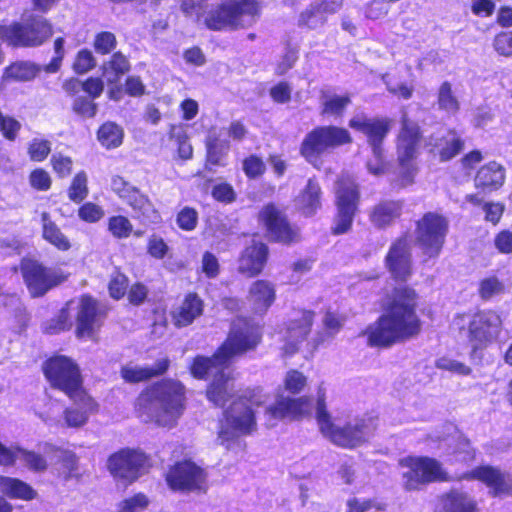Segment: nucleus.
<instances>
[{"label": "nucleus", "mask_w": 512, "mask_h": 512, "mask_svg": "<svg viewBox=\"0 0 512 512\" xmlns=\"http://www.w3.org/2000/svg\"><path fill=\"white\" fill-rule=\"evenodd\" d=\"M441 512H480L476 500L464 491L450 489L441 496Z\"/></svg>", "instance_id": "nucleus-33"}, {"label": "nucleus", "mask_w": 512, "mask_h": 512, "mask_svg": "<svg viewBox=\"0 0 512 512\" xmlns=\"http://www.w3.org/2000/svg\"><path fill=\"white\" fill-rule=\"evenodd\" d=\"M506 292L504 282L496 275H489L478 282L477 293L482 301H490Z\"/></svg>", "instance_id": "nucleus-47"}, {"label": "nucleus", "mask_w": 512, "mask_h": 512, "mask_svg": "<svg viewBox=\"0 0 512 512\" xmlns=\"http://www.w3.org/2000/svg\"><path fill=\"white\" fill-rule=\"evenodd\" d=\"M326 11L320 5H310L301 12L298 24L308 29L321 28L326 22Z\"/></svg>", "instance_id": "nucleus-50"}, {"label": "nucleus", "mask_w": 512, "mask_h": 512, "mask_svg": "<svg viewBox=\"0 0 512 512\" xmlns=\"http://www.w3.org/2000/svg\"><path fill=\"white\" fill-rule=\"evenodd\" d=\"M40 67L28 61H15L6 66L3 70L4 81L28 82L37 77Z\"/></svg>", "instance_id": "nucleus-44"}, {"label": "nucleus", "mask_w": 512, "mask_h": 512, "mask_svg": "<svg viewBox=\"0 0 512 512\" xmlns=\"http://www.w3.org/2000/svg\"><path fill=\"white\" fill-rule=\"evenodd\" d=\"M204 308V300L198 293L188 292L180 304L171 311L172 324L178 329L187 327L203 315Z\"/></svg>", "instance_id": "nucleus-24"}, {"label": "nucleus", "mask_w": 512, "mask_h": 512, "mask_svg": "<svg viewBox=\"0 0 512 512\" xmlns=\"http://www.w3.org/2000/svg\"><path fill=\"white\" fill-rule=\"evenodd\" d=\"M89 194L88 178L84 171L77 172L71 180L67 189V195L70 201L82 203Z\"/></svg>", "instance_id": "nucleus-51"}, {"label": "nucleus", "mask_w": 512, "mask_h": 512, "mask_svg": "<svg viewBox=\"0 0 512 512\" xmlns=\"http://www.w3.org/2000/svg\"><path fill=\"white\" fill-rule=\"evenodd\" d=\"M315 312L309 309H299L298 316L286 324L288 334L299 342L306 340L312 331Z\"/></svg>", "instance_id": "nucleus-43"}, {"label": "nucleus", "mask_w": 512, "mask_h": 512, "mask_svg": "<svg viewBox=\"0 0 512 512\" xmlns=\"http://www.w3.org/2000/svg\"><path fill=\"white\" fill-rule=\"evenodd\" d=\"M398 466L405 469L401 474L405 492L421 491L429 484L450 481L442 463L433 457L408 455L398 460Z\"/></svg>", "instance_id": "nucleus-11"}, {"label": "nucleus", "mask_w": 512, "mask_h": 512, "mask_svg": "<svg viewBox=\"0 0 512 512\" xmlns=\"http://www.w3.org/2000/svg\"><path fill=\"white\" fill-rule=\"evenodd\" d=\"M270 242L291 246L301 240L300 228L292 223L284 209L269 202L262 206L257 215Z\"/></svg>", "instance_id": "nucleus-17"}, {"label": "nucleus", "mask_w": 512, "mask_h": 512, "mask_svg": "<svg viewBox=\"0 0 512 512\" xmlns=\"http://www.w3.org/2000/svg\"><path fill=\"white\" fill-rule=\"evenodd\" d=\"M261 391L260 387L245 389L224 411L227 426L219 429L218 439L226 449H229L239 436L250 435L256 431V414L251 406L259 407L264 404Z\"/></svg>", "instance_id": "nucleus-6"}, {"label": "nucleus", "mask_w": 512, "mask_h": 512, "mask_svg": "<svg viewBox=\"0 0 512 512\" xmlns=\"http://www.w3.org/2000/svg\"><path fill=\"white\" fill-rule=\"evenodd\" d=\"M50 164L53 172L60 179L67 178L72 174L73 160L70 156L55 153L50 158Z\"/></svg>", "instance_id": "nucleus-60"}, {"label": "nucleus", "mask_w": 512, "mask_h": 512, "mask_svg": "<svg viewBox=\"0 0 512 512\" xmlns=\"http://www.w3.org/2000/svg\"><path fill=\"white\" fill-rule=\"evenodd\" d=\"M348 125L353 130L362 133L374 156H381L383 142L389 135L393 120L389 117H353Z\"/></svg>", "instance_id": "nucleus-20"}, {"label": "nucleus", "mask_w": 512, "mask_h": 512, "mask_svg": "<svg viewBox=\"0 0 512 512\" xmlns=\"http://www.w3.org/2000/svg\"><path fill=\"white\" fill-rule=\"evenodd\" d=\"M78 218L88 224H94L99 222L105 215V211L102 206L87 201L82 203L77 210Z\"/></svg>", "instance_id": "nucleus-58"}, {"label": "nucleus", "mask_w": 512, "mask_h": 512, "mask_svg": "<svg viewBox=\"0 0 512 512\" xmlns=\"http://www.w3.org/2000/svg\"><path fill=\"white\" fill-rule=\"evenodd\" d=\"M232 376L225 371L214 373L212 381L206 387V398L216 407L223 408L231 398L228 383Z\"/></svg>", "instance_id": "nucleus-37"}, {"label": "nucleus", "mask_w": 512, "mask_h": 512, "mask_svg": "<svg viewBox=\"0 0 512 512\" xmlns=\"http://www.w3.org/2000/svg\"><path fill=\"white\" fill-rule=\"evenodd\" d=\"M311 404V398L308 396L298 398L280 397L273 404L266 407L265 415L269 421L285 418L300 420L309 413Z\"/></svg>", "instance_id": "nucleus-23"}, {"label": "nucleus", "mask_w": 512, "mask_h": 512, "mask_svg": "<svg viewBox=\"0 0 512 512\" xmlns=\"http://www.w3.org/2000/svg\"><path fill=\"white\" fill-rule=\"evenodd\" d=\"M439 160L448 162L458 156L465 148V140L454 128L447 130L436 144Z\"/></svg>", "instance_id": "nucleus-38"}, {"label": "nucleus", "mask_w": 512, "mask_h": 512, "mask_svg": "<svg viewBox=\"0 0 512 512\" xmlns=\"http://www.w3.org/2000/svg\"><path fill=\"white\" fill-rule=\"evenodd\" d=\"M171 366L168 356L158 359L152 367L122 366L120 376L126 383L146 382L153 378L165 375Z\"/></svg>", "instance_id": "nucleus-28"}, {"label": "nucleus", "mask_w": 512, "mask_h": 512, "mask_svg": "<svg viewBox=\"0 0 512 512\" xmlns=\"http://www.w3.org/2000/svg\"><path fill=\"white\" fill-rule=\"evenodd\" d=\"M122 200L130 206L135 213V217L141 222L150 219L156 223L161 220V216L152 201L137 187H134Z\"/></svg>", "instance_id": "nucleus-31"}, {"label": "nucleus", "mask_w": 512, "mask_h": 512, "mask_svg": "<svg viewBox=\"0 0 512 512\" xmlns=\"http://www.w3.org/2000/svg\"><path fill=\"white\" fill-rule=\"evenodd\" d=\"M198 222L199 214L194 207L185 206L176 214V224L182 231L190 232L195 230Z\"/></svg>", "instance_id": "nucleus-56"}, {"label": "nucleus", "mask_w": 512, "mask_h": 512, "mask_svg": "<svg viewBox=\"0 0 512 512\" xmlns=\"http://www.w3.org/2000/svg\"><path fill=\"white\" fill-rule=\"evenodd\" d=\"M29 184L36 190L46 192L52 187V178L44 168H35L29 174Z\"/></svg>", "instance_id": "nucleus-62"}, {"label": "nucleus", "mask_w": 512, "mask_h": 512, "mask_svg": "<svg viewBox=\"0 0 512 512\" xmlns=\"http://www.w3.org/2000/svg\"><path fill=\"white\" fill-rule=\"evenodd\" d=\"M20 272L32 298L45 296L50 290L66 282L69 278L68 273L60 269H52L32 258L21 260Z\"/></svg>", "instance_id": "nucleus-18"}, {"label": "nucleus", "mask_w": 512, "mask_h": 512, "mask_svg": "<svg viewBox=\"0 0 512 512\" xmlns=\"http://www.w3.org/2000/svg\"><path fill=\"white\" fill-rule=\"evenodd\" d=\"M76 405L80 407H67L63 411V419L65 424L69 428H80L83 427L89 420V414H96L99 412V403L95 400L96 407L89 408L81 400L70 399Z\"/></svg>", "instance_id": "nucleus-45"}, {"label": "nucleus", "mask_w": 512, "mask_h": 512, "mask_svg": "<svg viewBox=\"0 0 512 512\" xmlns=\"http://www.w3.org/2000/svg\"><path fill=\"white\" fill-rule=\"evenodd\" d=\"M205 162L204 170L207 172H213L215 167L226 166V156L228 147H225L224 143L219 139L218 136H209L205 140Z\"/></svg>", "instance_id": "nucleus-41"}, {"label": "nucleus", "mask_w": 512, "mask_h": 512, "mask_svg": "<svg viewBox=\"0 0 512 512\" xmlns=\"http://www.w3.org/2000/svg\"><path fill=\"white\" fill-rule=\"evenodd\" d=\"M263 328L249 316H237L230 322L227 335L218 346L230 364L240 357L255 353L263 343Z\"/></svg>", "instance_id": "nucleus-9"}, {"label": "nucleus", "mask_w": 512, "mask_h": 512, "mask_svg": "<svg viewBox=\"0 0 512 512\" xmlns=\"http://www.w3.org/2000/svg\"><path fill=\"white\" fill-rule=\"evenodd\" d=\"M361 190L356 179L350 174L337 177L334 187L335 213L330 228L333 236L349 233L360 211Z\"/></svg>", "instance_id": "nucleus-8"}, {"label": "nucleus", "mask_w": 512, "mask_h": 512, "mask_svg": "<svg viewBox=\"0 0 512 512\" xmlns=\"http://www.w3.org/2000/svg\"><path fill=\"white\" fill-rule=\"evenodd\" d=\"M460 480H477L489 488L492 497L512 495V477L492 465H479L465 472Z\"/></svg>", "instance_id": "nucleus-21"}, {"label": "nucleus", "mask_w": 512, "mask_h": 512, "mask_svg": "<svg viewBox=\"0 0 512 512\" xmlns=\"http://www.w3.org/2000/svg\"><path fill=\"white\" fill-rule=\"evenodd\" d=\"M146 94V86L138 75L127 76L124 84L107 89V97L115 102L123 99L125 95L140 98Z\"/></svg>", "instance_id": "nucleus-42"}, {"label": "nucleus", "mask_w": 512, "mask_h": 512, "mask_svg": "<svg viewBox=\"0 0 512 512\" xmlns=\"http://www.w3.org/2000/svg\"><path fill=\"white\" fill-rule=\"evenodd\" d=\"M254 313L264 314L276 300V289L272 282L266 279H257L251 283L248 295Z\"/></svg>", "instance_id": "nucleus-29"}, {"label": "nucleus", "mask_w": 512, "mask_h": 512, "mask_svg": "<svg viewBox=\"0 0 512 512\" xmlns=\"http://www.w3.org/2000/svg\"><path fill=\"white\" fill-rule=\"evenodd\" d=\"M402 211V200H381L371 208L369 220L375 227L385 229L401 217Z\"/></svg>", "instance_id": "nucleus-30"}, {"label": "nucleus", "mask_w": 512, "mask_h": 512, "mask_svg": "<svg viewBox=\"0 0 512 512\" xmlns=\"http://www.w3.org/2000/svg\"><path fill=\"white\" fill-rule=\"evenodd\" d=\"M505 181V167L501 163L491 160L481 165L476 171L474 187L485 194H489L500 190Z\"/></svg>", "instance_id": "nucleus-25"}, {"label": "nucleus", "mask_w": 512, "mask_h": 512, "mask_svg": "<svg viewBox=\"0 0 512 512\" xmlns=\"http://www.w3.org/2000/svg\"><path fill=\"white\" fill-rule=\"evenodd\" d=\"M153 458L140 447H122L112 452L106 460V469L115 482L128 487L148 474Z\"/></svg>", "instance_id": "nucleus-10"}, {"label": "nucleus", "mask_w": 512, "mask_h": 512, "mask_svg": "<svg viewBox=\"0 0 512 512\" xmlns=\"http://www.w3.org/2000/svg\"><path fill=\"white\" fill-rule=\"evenodd\" d=\"M41 371L49 386L69 399L84 402L89 408L96 407L95 398L84 386V376L78 362L72 357L53 353L41 364Z\"/></svg>", "instance_id": "nucleus-5"}, {"label": "nucleus", "mask_w": 512, "mask_h": 512, "mask_svg": "<svg viewBox=\"0 0 512 512\" xmlns=\"http://www.w3.org/2000/svg\"><path fill=\"white\" fill-rule=\"evenodd\" d=\"M384 266L390 278L398 284L386 294L382 313L362 333L367 345L378 349L406 343L417 338L423 330V321L418 314L421 295L407 283L414 275V263L406 234L391 242Z\"/></svg>", "instance_id": "nucleus-1"}, {"label": "nucleus", "mask_w": 512, "mask_h": 512, "mask_svg": "<svg viewBox=\"0 0 512 512\" xmlns=\"http://www.w3.org/2000/svg\"><path fill=\"white\" fill-rule=\"evenodd\" d=\"M107 230L116 239L129 238L133 233V225L124 215H113L107 220Z\"/></svg>", "instance_id": "nucleus-52"}, {"label": "nucleus", "mask_w": 512, "mask_h": 512, "mask_svg": "<svg viewBox=\"0 0 512 512\" xmlns=\"http://www.w3.org/2000/svg\"><path fill=\"white\" fill-rule=\"evenodd\" d=\"M350 103L349 94L333 95L323 102L321 113L323 115L341 116Z\"/></svg>", "instance_id": "nucleus-55"}, {"label": "nucleus", "mask_w": 512, "mask_h": 512, "mask_svg": "<svg viewBox=\"0 0 512 512\" xmlns=\"http://www.w3.org/2000/svg\"><path fill=\"white\" fill-rule=\"evenodd\" d=\"M41 223V236L47 243L62 252L70 250L72 244L69 238L61 231L56 222L51 219L48 212L41 213Z\"/></svg>", "instance_id": "nucleus-39"}, {"label": "nucleus", "mask_w": 512, "mask_h": 512, "mask_svg": "<svg viewBox=\"0 0 512 512\" xmlns=\"http://www.w3.org/2000/svg\"><path fill=\"white\" fill-rule=\"evenodd\" d=\"M423 141V131L418 123L407 116L401 118L400 130L396 136V161L399 171L395 183L399 188L414 184L419 172L417 158Z\"/></svg>", "instance_id": "nucleus-7"}, {"label": "nucleus", "mask_w": 512, "mask_h": 512, "mask_svg": "<svg viewBox=\"0 0 512 512\" xmlns=\"http://www.w3.org/2000/svg\"><path fill=\"white\" fill-rule=\"evenodd\" d=\"M437 103L440 110L450 115H455L459 112L460 103L453 93L450 82L444 81L441 83L438 90Z\"/></svg>", "instance_id": "nucleus-49"}, {"label": "nucleus", "mask_w": 512, "mask_h": 512, "mask_svg": "<svg viewBox=\"0 0 512 512\" xmlns=\"http://www.w3.org/2000/svg\"><path fill=\"white\" fill-rule=\"evenodd\" d=\"M69 303L70 302H67L66 305L59 310L58 314L50 320L46 328L49 333L58 334L71 329L72 321L68 307Z\"/></svg>", "instance_id": "nucleus-57"}, {"label": "nucleus", "mask_w": 512, "mask_h": 512, "mask_svg": "<svg viewBox=\"0 0 512 512\" xmlns=\"http://www.w3.org/2000/svg\"><path fill=\"white\" fill-rule=\"evenodd\" d=\"M138 417L159 427L173 428L186 409V387L177 379L161 378L146 385L133 403Z\"/></svg>", "instance_id": "nucleus-2"}, {"label": "nucleus", "mask_w": 512, "mask_h": 512, "mask_svg": "<svg viewBox=\"0 0 512 512\" xmlns=\"http://www.w3.org/2000/svg\"><path fill=\"white\" fill-rule=\"evenodd\" d=\"M209 0H181L180 9L185 16L203 20L207 29L213 31L238 30L245 22H254L261 15L259 0H221L206 11Z\"/></svg>", "instance_id": "nucleus-3"}, {"label": "nucleus", "mask_w": 512, "mask_h": 512, "mask_svg": "<svg viewBox=\"0 0 512 512\" xmlns=\"http://www.w3.org/2000/svg\"><path fill=\"white\" fill-rule=\"evenodd\" d=\"M97 140L107 150L118 148L123 143V128L115 122L102 123L97 132Z\"/></svg>", "instance_id": "nucleus-46"}, {"label": "nucleus", "mask_w": 512, "mask_h": 512, "mask_svg": "<svg viewBox=\"0 0 512 512\" xmlns=\"http://www.w3.org/2000/svg\"><path fill=\"white\" fill-rule=\"evenodd\" d=\"M50 34H5L7 43L13 48H31L42 45Z\"/></svg>", "instance_id": "nucleus-53"}, {"label": "nucleus", "mask_w": 512, "mask_h": 512, "mask_svg": "<svg viewBox=\"0 0 512 512\" xmlns=\"http://www.w3.org/2000/svg\"><path fill=\"white\" fill-rule=\"evenodd\" d=\"M164 480L173 492L202 494L209 488L207 470L192 458L170 464L164 473Z\"/></svg>", "instance_id": "nucleus-14"}, {"label": "nucleus", "mask_w": 512, "mask_h": 512, "mask_svg": "<svg viewBox=\"0 0 512 512\" xmlns=\"http://www.w3.org/2000/svg\"><path fill=\"white\" fill-rule=\"evenodd\" d=\"M211 196L215 201L223 204H231L237 199L234 187L227 181L216 183L212 187Z\"/></svg>", "instance_id": "nucleus-61"}, {"label": "nucleus", "mask_w": 512, "mask_h": 512, "mask_svg": "<svg viewBox=\"0 0 512 512\" xmlns=\"http://www.w3.org/2000/svg\"><path fill=\"white\" fill-rule=\"evenodd\" d=\"M62 88L72 99V111L82 118H93L97 114L98 105L94 102L104 91L101 77L90 76L85 80L71 77L63 82Z\"/></svg>", "instance_id": "nucleus-15"}, {"label": "nucleus", "mask_w": 512, "mask_h": 512, "mask_svg": "<svg viewBox=\"0 0 512 512\" xmlns=\"http://www.w3.org/2000/svg\"><path fill=\"white\" fill-rule=\"evenodd\" d=\"M449 219L442 213L428 211L415 222V242L427 259L437 258L446 243Z\"/></svg>", "instance_id": "nucleus-13"}, {"label": "nucleus", "mask_w": 512, "mask_h": 512, "mask_svg": "<svg viewBox=\"0 0 512 512\" xmlns=\"http://www.w3.org/2000/svg\"><path fill=\"white\" fill-rule=\"evenodd\" d=\"M375 429L370 420L361 418L346 422L343 426L332 423L322 434L335 446L353 450L367 443Z\"/></svg>", "instance_id": "nucleus-19"}, {"label": "nucleus", "mask_w": 512, "mask_h": 512, "mask_svg": "<svg viewBox=\"0 0 512 512\" xmlns=\"http://www.w3.org/2000/svg\"><path fill=\"white\" fill-rule=\"evenodd\" d=\"M110 307L89 293L78 297L75 314V337L79 340H97L98 333L108 317Z\"/></svg>", "instance_id": "nucleus-16"}, {"label": "nucleus", "mask_w": 512, "mask_h": 512, "mask_svg": "<svg viewBox=\"0 0 512 512\" xmlns=\"http://www.w3.org/2000/svg\"><path fill=\"white\" fill-rule=\"evenodd\" d=\"M346 320L345 314L331 308L326 309L322 318L323 332L312 340V349H318L327 339L337 335L343 329Z\"/></svg>", "instance_id": "nucleus-35"}, {"label": "nucleus", "mask_w": 512, "mask_h": 512, "mask_svg": "<svg viewBox=\"0 0 512 512\" xmlns=\"http://www.w3.org/2000/svg\"><path fill=\"white\" fill-rule=\"evenodd\" d=\"M306 376L297 369L287 371L284 379V388L291 394H299L306 386Z\"/></svg>", "instance_id": "nucleus-63"}, {"label": "nucleus", "mask_w": 512, "mask_h": 512, "mask_svg": "<svg viewBox=\"0 0 512 512\" xmlns=\"http://www.w3.org/2000/svg\"><path fill=\"white\" fill-rule=\"evenodd\" d=\"M17 459H21L34 472H43L48 467L42 454L21 447L9 448L0 442V466H14Z\"/></svg>", "instance_id": "nucleus-26"}, {"label": "nucleus", "mask_w": 512, "mask_h": 512, "mask_svg": "<svg viewBox=\"0 0 512 512\" xmlns=\"http://www.w3.org/2000/svg\"><path fill=\"white\" fill-rule=\"evenodd\" d=\"M95 66V58L88 49L78 51L72 65L76 74H85L91 71Z\"/></svg>", "instance_id": "nucleus-64"}, {"label": "nucleus", "mask_w": 512, "mask_h": 512, "mask_svg": "<svg viewBox=\"0 0 512 512\" xmlns=\"http://www.w3.org/2000/svg\"><path fill=\"white\" fill-rule=\"evenodd\" d=\"M51 152V143L47 139L33 138L27 148L31 161L43 162Z\"/></svg>", "instance_id": "nucleus-59"}, {"label": "nucleus", "mask_w": 512, "mask_h": 512, "mask_svg": "<svg viewBox=\"0 0 512 512\" xmlns=\"http://www.w3.org/2000/svg\"><path fill=\"white\" fill-rule=\"evenodd\" d=\"M352 142V135L346 128L337 125H319L304 136L299 146V154L306 162L317 167L323 154L338 147L350 145Z\"/></svg>", "instance_id": "nucleus-12"}, {"label": "nucleus", "mask_w": 512, "mask_h": 512, "mask_svg": "<svg viewBox=\"0 0 512 512\" xmlns=\"http://www.w3.org/2000/svg\"><path fill=\"white\" fill-rule=\"evenodd\" d=\"M129 288V277L120 267H115L107 284L108 294L111 299L119 301L123 299Z\"/></svg>", "instance_id": "nucleus-48"}, {"label": "nucleus", "mask_w": 512, "mask_h": 512, "mask_svg": "<svg viewBox=\"0 0 512 512\" xmlns=\"http://www.w3.org/2000/svg\"><path fill=\"white\" fill-rule=\"evenodd\" d=\"M231 364L219 352V347L214 351L211 356L196 355L192 358L189 365V372L191 376L197 380H207L211 375L217 371H225Z\"/></svg>", "instance_id": "nucleus-27"}, {"label": "nucleus", "mask_w": 512, "mask_h": 512, "mask_svg": "<svg viewBox=\"0 0 512 512\" xmlns=\"http://www.w3.org/2000/svg\"><path fill=\"white\" fill-rule=\"evenodd\" d=\"M322 188L315 178L308 179L298 196L299 210L307 217L321 208Z\"/></svg>", "instance_id": "nucleus-36"}, {"label": "nucleus", "mask_w": 512, "mask_h": 512, "mask_svg": "<svg viewBox=\"0 0 512 512\" xmlns=\"http://www.w3.org/2000/svg\"><path fill=\"white\" fill-rule=\"evenodd\" d=\"M131 70L129 58L121 51L114 52L101 66L102 76L108 89L120 84L122 77Z\"/></svg>", "instance_id": "nucleus-32"}, {"label": "nucleus", "mask_w": 512, "mask_h": 512, "mask_svg": "<svg viewBox=\"0 0 512 512\" xmlns=\"http://www.w3.org/2000/svg\"><path fill=\"white\" fill-rule=\"evenodd\" d=\"M0 491L4 498L22 501H32L38 496L37 491L29 483L16 477L1 476Z\"/></svg>", "instance_id": "nucleus-34"}, {"label": "nucleus", "mask_w": 512, "mask_h": 512, "mask_svg": "<svg viewBox=\"0 0 512 512\" xmlns=\"http://www.w3.org/2000/svg\"><path fill=\"white\" fill-rule=\"evenodd\" d=\"M0 32H52V25L43 16L25 11L20 22L10 26L0 25Z\"/></svg>", "instance_id": "nucleus-40"}, {"label": "nucleus", "mask_w": 512, "mask_h": 512, "mask_svg": "<svg viewBox=\"0 0 512 512\" xmlns=\"http://www.w3.org/2000/svg\"><path fill=\"white\" fill-rule=\"evenodd\" d=\"M242 170L249 180L261 178L266 173V164L261 156L250 154L242 160Z\"/></svg>", "instance_id": "nucleus-54"}, {"label": "nucleus", "mask_w": 512, "mask_h": 512, "mask_svg": "<svg viewBox=\"0 0 512 512\" xmlns=\"http://www.w3.org/2000/svg\"><path fill=\"white\" fill-rule=\"evenodd\" d=\"M270 256L268 245L260 240H252L238 257L237 271L246 278H255L263 273Z\"/></svg>", "instance_id": "nucleus-22"}, {"label": "nucleus", "mask_w": 512, "mask_h": 512, "mask_svg": "<svg viewBox=\"0 0 512 512\" xmlns=\"http://www.w3.org/2000/svg\"><path fill=\"white\" fill-rule=\"evenodd\" d=\"M452 324L459 334L465 335L472 358L495 343L504 329L502 313L493 308L456 313Z\"/></svg>", "instance_id": "nucleus-4"}]
</instances>
